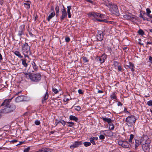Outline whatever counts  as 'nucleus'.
Masks as SVG:
<instances>
[{
  "instance_id": "nucleus-10",
  "label": "nucleus",
  "mask_w": 152,
  "mask_h": 152,
  "mask_svg": "<svg viewBox=\"0 0 152 152\" xmlns=\"http://www.w3.org/2000/svg\"><path fill=\"white\" fill-rule=\"evenodd\" d=\"M103 32L101 31H98L96 34V38L97 41H101L103 39Z\"/></svg>"
},
{
  "instance_id": "nucleus-7",
  "label": "nucleus",
  "mask_w": 152,
  "mask_h": 152,
  "mask_svg": "<svg viewBox=\"0 0 152 152\" xmlns=\"http://www.w3.org/2000/svg\"><path fill=\"white\" fill-rule=\"evenodd\" d=\"M123 17L127 20H130L133 22L137 20L136 16L130 13L124 15H123Z\"/></svg>"
},
{
  "instance_id": "nucleus-2",
  "label": "nucleus",
  "mask_w": 152,
  "mask_h": 152,
  "mask_svg": "<svg viewBox=\"0 0 152 152\" xmlns=\"http://www.w3.org/2000/svg\"><path fill=\"white\" fill-rule=\"evenodd\" d=\"M22 52L24 55V57L29 58V56L31 55V47L28 45V43H25L21 46Z\"/></svg>"
},
{
  "instance_id": "nucleus-4",
  "label": "nucleus",
  "mask_w": 152,
  "mask_h": 152,
  "mask_svg": "<svg viewBox=\"0 0 152 152\" xmlns=\"http://www.w3.org/2000/svg\"><path fill=\"white\" fill-rule=\"evenodd\" d=\"M145 139V144L143 145H142L143 150L145 152H149L150 151V144L151 143V140L148 137H146Z\"/></svg>"
},
{
  "instance_id": "nucleus-28",
  "label": "nucleus",
  "mask_w": 152,
  "mask_h": 152,
  "mask_svg": "<svg viewBox=\"0 0 152 152\" xmlns=\"http://www.w3.org/2000/svg\"><path fill=\"white\" fill-rule=\"evenodd\" d=\"M14 54L16 56L18 57L19 58H21L23 57L20 52L18 51H15L14 52Z\"/></svg>"
},
{
  "instance_id": "nucleus-54",
  "label": "nucleus",
  "mask_w": 152,
  "mask_h": 152,
  "mask_svg": "<svg viewBox=\"0 0 152 152\" xmlns=\"http://www.w3.org/2000/svg\"><path fill=\"white\" fill-rule=\"evenodd\" d=\"M123 105V104L121 103L120 102H118L117 104V105L118 106H122Z\"/></svg>"
},
{
  "instance_id": "nucleus-12",
  "label": "nucleus",
  "mask_w": 152,
  "mask_h": 152,
  "mask_svg": "<svg viewBox=\"0 0 152 152\" xmlns=\"http://www.w3.org/2000/svg\"><path fill=\"white\" fill-rule=\"evenodd\" d=\"M89 15L93 16L95 18H102L103 15L94 12H91L89 13Z\"/></svg>"
},
{
  "instance_id": "nucleus-39",
  "label": "nucleus",
  "mask_w": 152,
  "mask_h": 152,
  "mask_svg": "<svg viewBox=\"0 0 152 152\" xmlns=\"http://www.w3.org/2000/svg\"><path fill=\"white\" fill-rule=\"evenodd\" d=\"M83 61L85 62H87L88 61V60L87 57H83Z\"/></svg>"
},
{
  "instance_id": "nucleus-36",
  "label": "nucleus",
  "mask_w": 152,
  "mask_h": 152,
  "mask_svg": "<svg viewBox=\"0 0 152 152\" xmlns=\"http://www.w3.org/2000/svg\"><path fill=\"white\" fill-rule=\"evenodd\" d=\"M133 138H134V135L132 134H131L130 135V138L129 140V142L131 143L132 141V140Z\"/></svg>"
},
{
  "instance_id": "nucleus-57",
  "label": "nucleus",
  "mask_w": 152,
  "mask_h": 152,
  "mask_svg": "<svg viewBox=\"0 0 152 152\" xmlns=\"http://www.w3.org/2000/svg\"><path fill=\"white\" fill-rule=\"evenodd\" d=\"M86 0L88 2L90 3H91V4L93 3V1H91V0Z\"/></svg>"
},
{
  "instance_id": "nucleus-56",
  "label": "nucleus",
  "mask_w": 152,
  "mask_h": 152,
  "mask_svg": "<svg viewBox=\"0 0 152 152\" xmlns=\"http://www.w3.org/2000/svg\"><path fill=\"white\" fill-rule=\"evenodd\" d=\"M50 10L51 11L53 12H54V7L53 6H51Z\"/></svg>"
},
{
  "instance_id": "nucleus-31",
  "label": "nucleus",
  "mask_w": 152,
  "mask_h": 152,
  "mask_svg": "<svg viewBox=\"0 0 152 152\" xmlns=\"http://www.w3.org/2000/svg\"><path fill=\"white\" fill-rule=\"evenodd\" d=\"M89 140L90 141V142L92 143L93 145H95L96 143L94 141L95 140L92 137L90 138Z\"/></svg>"
},
{
  "instance_id": "nucleus-23",
  "label": "nucleus",
  "mask_w": 152,
  "mask_h": 152,
  "mask_svg": "<svg viewBox=\"0 0 152 152\" xmlns=\"http://www.w3.org/2000/svg\"><path fill=\"white\" fill-rule=\"evenodd\" d=\"M55 15L56 14L55 12H52L51 13L47 18V19L48 21H49L50 19L54 17L55 16Z\"/></svg>"
},
{
  "instance_id": "nucleus-50",
  "label": "nucleus",
  "mask_w": 152,
  "mask_h": 152,
  "mask_svg": "<svg viewBox=\"0 0 152 152\" xmlns=\"http://www.w3.org/2000/svg\"><path fill=\"white\" fill-rule=\"evenodd\" d=\"M124 141H119L118 142V144L120 146H122V147H123V143Z\"/></svg>"
},
{
  "instance_id": "nucleus-25",
  "label": "nucleus",
  "mask_w": 152,
  "mask_h": 152,
  "mask_svg": "<svg viewBox=\"0 0 152 152\" xmlns=\"http://www.w3.org/2000/svg\"><path fill=\"white\" fill-rule=\"evenodd\" d=\"M48 96L49 95L47 91L45 94L43 96V98L42 99V103H43L44 101L46 100L47 99H48Z\"/></svg>"
},
{
  "instance_id": "nucleus-15",
  "label": "nucleus",
  "mask_w": 152,
  "mask_h": 152,
  "mask_svg": "<svg viewBox=\"0 0 152 152\" xmlns=\"http://www.w3.org/2000/svg\"><path fill=\"white\" fill-rule=\"evenodd\" d=\"M125 67L126 69H131V70L134 71V68L135 67L134 65L131 62H129L128 65H125Z\"/></svg>"
},
{
  "instance_id": "nucleus-1",
  "label": "nucleus",
  "mask_w": 152,
  "mask_h": 152,
  "mask_svg": "<svg viewBox=\"0 0 152 152\" xmlns=\"http://www.w3.org/2000/svg\"><path fill=\"white\" fill-rule=\"evenodd\" d=\"M26 78L28 80L33 82H38L41 79V76L39 73H31V72H24Z\"/></svg>"
},
{
  "instance_id": "nucleus-27",
  "label": "nucleus",
  "mask_w": 152,
  "mask_h": 152,
  "mask_svg": "<svg viewBox=\"0 0 152 152\" xmlns=\"http://www.w3.org/2000/svg\"><path fill=\"white\" fill-rule=\"evenodd\" d=\"M110 97L111 99H113L118 100V99L116 95V93L115 92L113 93L112 94L110 95Z\"/></svg>"
},
{
  "instance_id": "nucleus-51",
  "label": "nucleus",
  "mask_w": 152,
  "mask_h": 152,
  "mask_svg": "<svg viewBox=\"0 0 152 152\" xmlns=\"http://www.w3.org/2000/svg\"><path fill=\"white\" fill-rule=\"evenodd\" d=\"M78 92L80 94H83L82 90L80 89H79L78 90Z\"/></svg>"
},
{
  "instance_id": "nucleus-37",
  "label": "nucleus",
  "mask_w": 152,
  "mask_h": 152,
  "mask_svg": "<svg viewBox=\"0 0 152 152\" xmlns=\"http://www.w3.org/2000/svg\"><path fill=\"white\" fill-rule=\"evenodd\" d=\"M30 149V147H28L27 148H25L24 150V152H29Z\"/></svg>"
},
{
  "instance_id": "nucleus-19",
  "label": "nucleus",
  "mask_w": 152,
  "mask_h": 152,
  "mask_svg": "<svg viewBox=\"0 0 152 152\" xmlns=\"http://www.w3.org/2000/svg\"><path fill=\"white\" fill-rule=\"evenodd\" d=\"M130 146V144H129L127 141H124L123 143V147L125 148H129Z\"/></svg>"
},
{
  "instance_id": "nucleus-45",
  "label": "nucleus",
  "mask_w": 152,
  "mask_h": 152,
  "mask_svg": "<svg viewBox=\"0 0 152 152\" xmlns=\"http://www.w3.org/2000/svg\"><path fill=\"white\" fill-rule=\"evenodd\" d=\"M118 70L119 71H122V67L120 65H119L118 66Z\"/></svg>"
},
{
  "instance_id": "nucleus-41",
  "label": "nucleus",
  "mask_w": 152,
  "mask_h": 152,
  "mask_svg": "<svg viewBox=\"0 0 152 152\" xmlns=\"http://www.w3.org/2000/svg\"><path fill=\"white\" fill-rule=\"evenodd\" d=\"M55 10L56 11V12H59V6H56L55 7Z\"/></svg>"
},
{
  "instance_id": "nucleus-63",
  "label": "nucleus",
  "mask_w": 152,
  "mask_h": 152,
  "mask_svg": "<svg viewBox=\"0 0 152 152\" xmlns=\"http://www.w3.org/2000/svg\"><path fill=\"white\" fill-rule=\"evenodd\" d=\"M59 124V122L57 120H56V121L55 122L56 126Z\"/></svg>"
},
{
  "instance_id": "nucleus-6",
  "label": "nucleus",
  "mask_w": 152,
  "mask_h": 152,
  "mask_svg": "<svg viewBox=\"0 0 152 152\" xmlns=\"http://www.w3.org/2000/svg\"><path fill=\"white\" fill-rule=\"evenodd\" d=\"M148 137L147 136H145L143 137H142L141 139L139 140H135V148L136 149L137 147L140 144H141L142 145H143L145 144V137Z\"/></svg>"
},
{
  "instance_id": "nucleus-18",
  "label": "nucleus",
  "mask_w": 152,
  "mask_h": 152,
  "mask_svg": "<svg viewBox=\"0 0 152 152\" xmlns=\"http://www.w3.org/2000/svg\"><path fill=\"white\" fill-rule=\"evenodd\" d=\"M41 152H51L52 149L49 148H42L40 149Z\"/></svg>"
},
{
  "instance_id": "nucleus-58",
  "label": "nucleus",
  "mask_w": 152,
  "mask_h": 152,
  "mask_svg": "<svg viewBox=\"0 0 152 152\" xmlns=\"http://www.w3.org/2000/svg\"><path fill=\"white\" fill-rule=\"evenodd\" d=\"M142 18L144 20H146L147 21H149V20H148V18L146 17H143V18Z\"/></svg>"
},
{
  "instance_id": "nucleus-21",
  "label": "nucleus",
  "mask_w": 152,
  "mask_h": 152,
  "mask_svg": "<svg viewBox=\"0 0 152 152\" xmlns=\"http://www.w3.org/2000/svg\"><path fill=\"white\" fill-rule=\"evenodd\" d=\"M31 2L30 1H27L26 3H24L25 7L27 9L30 8Z\"/></svg>"
},
{
  "instance_id": "nucleus-43",
  "label": "nucleus",
  "mask_w": 152,
  "mask_h": 152,
  "mask_svg": "<svg viewBox=\"0 0 152 152\" xmlns=\"http://www.w3.org/2000/svg\"><path fill=\"white\" fill-rule=\"evenodd\" d=\"M147 104L149 106H152V100L148 101Z\"/></svg>"
},
{
  "instance_id": "nucleus-62",
  "label": "nucleus",
  "mask_w": 152,
  "mask_h": 152,
  "mask_svg": "<svg viewBox=\"0 0 152 152\" xmlns=\"http://www.w3.org/2000/svg\"><path fill=\"white\" fill-rule=\"evenodd\" d=\"M104 22H105V23H110L111 22V21H110L104 20Z\"/></svg>"
},
{
  "instance_id": "nucleus-55",
  "label": "nucleus",
  "mask_w": 152,
  "mask_h": 152,
  "mask_svg": "<svg viewBox=\"0 0 152 152\" xmlns=\"http://www.w3.org/2000/svg\"><path fill=\"white\" fill-rule=\"evenodd\" d=\"M124 112L125 113H130L129 111H128V110H127L126 109V108H124Z\"/></svg>"
},
{
  "instance_id": "nucleus-17",
  "label": "nucleus",
  "mask_w": 152,
  "mask_h": 152,
  "mask_svg": "<svg viewBox=\"0 0 152 152\" xmlns=\"http://www.w3.org/2000/svg\"><path fill=\"white\" fill-rule=\"evenodd\" d=\"M103 4L108 7L110 8V7L113 4L111 2L109 1L108 0H103Z\"/></svg>"
},
{
  "instance_id": "nucleus-52",
  "label": "nucleus",
  "mask_w": 152,
  "mask_h": 152,
  "mask_svg": "<svg viewBox=\"0 0 152 152\" xmlns=\"http://www.w3.org/2000/svg\"><path fill=\"white\" fill-rule=\"evenodd\" d=\"M67 11H70V10L71 9V6H68L67 7Z\"/></svg>"
},
{
  "instance_id": "nucleus-24",
  "label": "nucleus",
  "mask_w": 152,
  "mask_h": 152,
  "mask_svg": "<svg viewBox=\"0 0 152 152\" xmlns=\"http://www.w3.org/2000/svg\"><path fill=\"white\" fill-rule=\"evenodd\" d=\"M69 119L71 120L77 122L78 119V118L75 116L71 115L69 116Z\"/></svg>"
},
{
  "instance_id": "nucleus-48",
  "label": "nucleus",
  "mask_w": 152,
  "mask_h": 152,
  "mask_svg": "<svg viewBox=\"0 0 152 152\" xmlns=\"http://www.w3.org/2000/svg\"><path fill=\"white\" fill-rule=\"evenodd\" d=\"M25 142V141H20V142H19V143L17 144L16 145L18 146V145H22L23 144H24Z\"/></svg>"
},
{
  "instance_id": "nucleus-59",
  "label": "nucleus",
  "mask_w": 152,
  "mask_h": 152,
  "mask_svg": "<svg viewBox=\"0 0 152 152\" xmlns=\"http://www.w3.org/2000/svg\"><path fill=\"white\" fill-rule=\"evenodd\" d=\"M149 60L150 62L152 63V57L151 56H150Z\"/></svg>"
},
{
  "instance_id": "nucleus-3",
  "label": "nucleus",
  "mask_w": 152,
  "mask_h": 152,
  "mask_svg": "<svg viewBox=\"0 0 152 152\" xmlns=\"http://www.w3.org/2000/svg\"><path fill=\"white\" fill-rule=\"evenodd\" d=\"M136 120L135 116L131 115L126 118L125 121L128 126L132 127L135 124Z\"/></svg>"
},
{
  "instance_id": "nucleus-40",
  "label": "nucleus",
  "mask_w": 152,
  "mask_h": 152,
  "mask_svg": "<svg viewBox=\"0 0 152 152\" xmlns=\"http://www.w3.org/2000/svg\"><path fill=\"white\" fill-rule=\"evenodd\" d=\"M75 110L77 111H80L81 110V107L79 106H75Z\"/></svg>"
},
{
  "instance_id": "nucleus-34",
  "label": "nucleus",
  "mask_w": 152,
  "mask_h": 152,
  "mask_svg": "<svg viewBox=\"0 0 152 152\" xmlns=\"http://www.w3.org/2000/svg\"><path fill=\"white\" fill-rule=\"evenodd\" d=\"M119 64L120 63L117 61H115L113 62V65L115 67H118Z\"/></svg>"
},
{
  "instance_id": "nucleus-44",
  "label": "nucleus",
  "mask_w": 152,
  "mask_h": 152,
  "mask_svg": "<svg viewBox=\"0 0 152 152\" xmlns=\"http://www.w3.org/2000/svg\"><path fill=\"white\" fill-rule=\"evenodd\" d=\"M65 40L66 42H68L70 41V38L69 37H66L65 39Z\"/></svg>"
},
{
  "instance_id": "nucleus-16",
  "label": "nucleus",
  "mask_w": 152,
  "mask_h": 152,
  "mask_svg": "<svg viewBox=\"0 0 152 152\" xmlns=\"http://www.w3.org/2000/svg\"><path fill=\"white\" fill-rule=\"evenodd\" d=\"M105 132V133L103 134L104 135H106L108 137H111L113 135V133L110 130L102 131H101V133L103 132Z\"/></svg>"
},
{
  "instance_id": "nucleus-61",
  "label": "nucleus",
  "mask_w": 152,
  "mask_h": 152,
  "mask_svg": "<svg viewBox=\"0 0 152 152\" xmlns=\"http://www.w3.org/2000/svg\"><path fill=\"white\" fill-rule=\"evenodd\" d=\"M95 140H97L98 139V137H92Z\"/></svg>"
},
{
  "instance_id": "nucleus-42",
  "label": "nucleus",
  "mask_w": 152,
  "mask_h": 152,
  "mask_svg": "<svg viewBox=\"0 0 152 152\" xmlns=\"http://www.w3.org/2000/svg\"><path fill=\"white\" fill-rule=\"evenodd\" d=\"M34 123L37 125H39L40 124V121L38 120H36L35 121Z\"/></svg>"
},
{
  "instance_id": "nucleus-9",
  "label": "nucleus",
  "mask_w": 152,
  "mask_h": 152,
  "mask_svg": "<svg viewBox=\"0 0 152 152\" xmlns=\"http://www.w3.org/2000/svg\"><path fill=\"white\" fill-rule=\"evenodd\" d=\"M107 58V56L105 54H103L100 57H97L96 59V61L101 64L103 63L104 62L105 60Z\"/></svg>"
},
{
  "instance_id": "nucleus-11",
  "label": "nucleus",
  "mask_w": 152,
  "mask_h": 152,
  "mask_svg": "<svg viewBox=\"0 0 152 152\" xmlns=\"http://www.w3.org/2000/svg\"><path fill=\"white\" fill-rule=\"evenodd\" d=\"M61 15L60 16V20L62 21L64 18L67 17V13L65 9H62L61 10Z\"/></svg>"
},
{
  "instance_id": "nucleus-29",
  "label": "nucleus",
  "mask_w": 152,
  "mask_h": 152,
  "mask_svg": "<svg viewBox=\"0 0 152 152\" xmlns=\"http://www.w3.org/2000/svg\"><path fill=\"white\" fill-rule=\"evenodd\" d=\"M140 35L143 36L145 34L144 32L141 29H140L137 32Z\"/></svg>"
},
{
  "instance_id": "nucleus-26",
  "label": "nucleus",
  "mask_w": 152,
  "mask_h": 152,
  "mask_svg": "<svg viewBox=\"0 0 152 152\" xmlns=\"http://www.w3.org/2000/svg\"><path fill=\"white\" fill-rule=\"evenodd\" d=\"M31 64L34 71H37L38 69V67L37 66L35 62L32 61L31 62Z\"/></svg>"
},
{
  "instance_id": "nucleus-32",
  "label": "nucleus",
  "mask_w": 152,
  "mask_h": 152,
  "mask_svg": "<svg viewBox=\"0 0 152 152\" xmlns=\"http://www.w3.org/2000/svg\"><path fill=\"white\" fill-rule=\"evenodd\" d=\"M69 125H68V127H72L74 125V123L72 122H67Z\"/></svg>"
},
{
  "instance_id": "nucleus-8",
  "label": "nucleus",
  "mask_w": 152,
  "mask_h": 152,
  "mask_svg": "<svg viewBox=\"0 0 152 152\" xmlns=\"http://www.w3.org/2000/svg\"><path fill=\"white\" fill-rule=\"evenodd\" d=\"M25 31V25L24 24L21 25L19 27L18 30V35L20 37V38L22 35H25L24 31Z\"/></svg>"
},
{
  "instance_id": "nucleus-30",
  "label": "nucleus",
  "mask_w": 152,
  "mask_h": 152,
  "mask_svg": "<svg viewBox=\"0 0 152 152\" xmlns=\"http://www.w3.org/2000/svg\"><path fill=\"white\" fill-rule=\"evenodd\" d=\"M108 124L110 126V129L112 130H113L114 128V126L113 124L112 123L111 121L110 122V123Z\"/></svg>"
},
{
  "instance_id": "nucleus-33",
  "label": "nucleus",
  "mask_w": 152,
  "mask_h": 152,
  "mask_svg": "<svg viewBox=\"0 0 152 152\" xmlns=\"http://www.w3.org/2000/svg\"><path fill=\"white\" fill-rule=\"evenodd\" d=\"M84 145L87 147L91 145V144L89 142H85L83 143Z\"/></svg>"
},
{
  "instance_id": "nucleus-35",
  "label": "nucleus",
  "mask_w": 152,
  "mask_h": 152,
  "mask_svg": "<svg viewBox=\"0 0 152 152\" xmlns=\"http://www.w3.org/2000/svg\"><path fill=\"white\" fill-rule=\"evenodd\" d=\"M146 11L147 15H148L150 14V13L151 12V11L149 8H147L146 10Z\"/></svg>"
},
{
  "instance_id": "nucleus-64",
  "label": "nucleus",
  "mask_w": 152,
  "mask_h": 152,
  "mask_svg": "<svg viewBox=\"0 0 152 152\" xmlns=\"http://www.w3.org/2000/svg\"><path fill=\"white\" fill-rule=\"evenodd\" d=\"M147 45H148L149 44H151L152 45V42H147L146 43Z\"/></svg>"
},
{
  "instance_id": "nucleus-60",
  "label": "nucleus",
  "mask_w": 152,
  "mask_h": 152,
  "mask_svg": "<svg viewBox=\"0 0 152 152\" xmlns=\"http://www.w3.org/2000/svg\"><path fill=\"white\" fill-rule=\"evenodd\" d=\"M29 34L30 35L31 37H33L34 36V34H32L31 32H29Z\"/></svg>"
},
{
  "instance_id": "nucleus-22",
  "label": "nucleus",
  "mask_w": 152,
  "mask_h": 152,
  "mask_svg": "<svg viewBox=\"0 0 152 152\" xmlns=\"http://www.w3.org/2000/svg\"><path fill=\"white\" fill-rule=\"evenodd\" d=\"M21 61L22 64L24 67H26L28 65L27 63H26V58L22 59Z\"/></svg>"
},
{
  "instance_id": "nucleus-20",
  "label": "nucleus",
  "mask_w": 152,
  "mask_h": 152,
  "mask_svg": "<svg viewBox=\"0 0 152 152\" xmlns=\"http://www.w3.org/2000/svg\"><path fill=\"white\" fill-rule=\"evenodd\" d=\"M101 118L103 121L107 122L108 124L110 123V122L112 121L111 119L109 118H106L102 117Z\"/></svg>"
},
{
  "instance_id": "nucleus-49",
  "label": "nucleus",
  "mask_w": 152,
  "mask_h": 152,
  "mask_svg": "<svg viewBox=\"0 0 152 152\" xmlns=\"http://www.w3.org/2000/svg\"><path fill=\"white\" fill-rule=\"evenodd\" d=\"M67 15L68 18H70L71 17V15L70 11H67Z\"/></svg>"
},
{
  "instance_id": "nucleus-5",
  "label": "nucleus",
  "mask_w": 152,
  "mask_h": 152,
  "mask_svg": "<svg viewBox=\"0 0 152 152\" xmlns=\"http://www.w3.org/2000/svg\"><path fill=\"white\" fill-rule=\"evenodd\" d=\"M109 8V10L112 14L117 16H119V13L117 5L113 4Z\"/></svg>"
},
{
  "instance_id": "nucleus-38",
  "label": "nucleus",
  "mask_w": 152,
  "mask_h": 152,
  "mask_svg": "<svg viewBox=\"0 0 152 152\" xmlns=\"http://www.w3.org/2000/svg\"><path fill=\"white\" fill-rule=\"evenodd\" d=\"M52 90L55 94H57L58 92V90L56 88H53Z\"/></svg>"
},
{
  "instance_id": "nucleus-14",
  "label": "nucleus",
  "mask_w": 152,
  "mask_h": 152,
  "mask_svg": "<svg viewBox=\"0 0 152 152\" xmlns=\"http://www.w3.org/2000/svg\"><path fill=\"white\" fill-rule=\"evenodd\" d=\"M26 97L24 95H21L16 97L15 99V101L16 102H19L26 100Z\"/></svg>"
},
{
  "instance_id": "nucleus-13",
  "label": "nucleus",
  "mask_w": 152,
  "mask_h": 152,
  "mask_svg": "<svg viewBox=\"0 0 152 152\" xmlns=\"http://www.w3.org/2000/svg\"><path fill=\"white\" fill-rule=\"evenodd\" d=\"M82 144V142L81 141H76L72 145L70 146L71 149H73L78 147Z\"/></svg>"
},
{
  "instance_id": "nucleus-46",
  "label": "nucleus",
  "mask_w": 152,
  "mask_h": 152,
  "mask_svg": "<svg viewBox=\"0 0 152 152\" xmlns=\"http://www.w3.org/2000/svg\"><path fill=\"white\" fill-rule=\"evenodd\" d=\"M99 138L100 140H103L105 138V137L104 135H101L99 136Z\"/></svg>"
},
{
  "instance_id": "nucleus-47",
  "label": "nucleus",
  "mask_w": 152,
  "mask_h": 152,
  "mask_svg": "<svg viewBox=\"0 0 152 152\" xmlns=\"http://www.w3.org/2000/svg\"><path fill=\"white\" fill-rule=\"evenodd\" d=\"M61 123L63 126H65L66 124V122L64 120H61Z\"/></svg>"
},
{
  "instance_id": "nucleus-53",
  "label": "nucleus",
  "mask_w": 152,
  "mask_h": 152,
  "mask_svg": "<svg viewBox=\"0 0 152 152\" xmlns=\"http://www.w3.org/2000/svg\"><path fill=\"white\" fill-rule=\"evenodd\" d=\"M18 141V140H13L10 141V142L11 143H13L15 142H16Z\"/></svg>"
}]
</instances>
